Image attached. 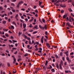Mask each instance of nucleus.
<instances>
[{
    "label": "nucleus",
    "instance_id": "nucleus-1",
    "mask_svg": "<svg viewBox=\"0 0 74 74\" xmlns=\"http://www.w3.org/2000/svg\"><path fill=\"white\" fill-rule=\"evenodd\" d=\"M63 64V62L62 60H61L60 62V64L59 65V66L60 67V69L61 70H62V65Z\"/></svg>",
    "mask_w": 74,
    "mask_h": 74
},
{
    "label": "nucleus",
    "instance_id": "nucleus-2",
    "mask_svg": "<svg viewBox=\"0 0 74 74\" xmlns=\"http://www.w3.org/2000/svg\"><path fill=\"white\" fill-rule=\"evenodd\" d=\"M12 57L13 58V59L14 60L13 63L14 64H15V62H16V58H15L14 57V56H12Z\"/></svg>",
    "mask_w": 74,
    "mask_h": 74
},
{
    "label": "nucleus",
    "instance_id": "nucleus-3",
    "mask_svg": "<svg viewBox=\"0 0 74 74\" xmlns=\"http://www.w3.org/2000/svg\"><path fill=\"white\" fill-rule=\"evenodd\" d=\"M60 7H62V8H65L66 7V6L65 4H64L63 5H60Z\"/></svg>",
    "mask_w": 74,
    "mask_h": 74
},
{
    "label": "nucleus",
    "instance_id": "nucleus-4",
    "mask_svg": "<svg viewBox=\"0 0 74 74\" xmlns=\"http://www.w3.org/2000/svg\"><path fill=\"white\" fill-rule=\"evenodd\" d=\"M43 40H44V36H42L41 39V42L42 43H43V42H44Z\"/></svg>",
    "mask_w": 74,
    "mask_h": 74
},
{
    "label": "nucleus",
    "instance_id": "nucleus-5",
    "mask_svg": "<svg viewBox=\"0 0 74 74\" xmlns=\"http://www.w3.org/2000/svg\"><path fill=\"white\" fill-rule=\"evenodd\" d=\"M23 25L24 29H25V28H26V24H23Z\"/></svg>",
    "mask_w": 74,
    "mask_h": 74
},
{
    "label": "nucleus",
    "instance_id": "nucleus-6",
    "mask_svg": "<svg viewBox=\"0 0 74 74\" xmlns=\"http://www.w3.org/2000/svg\"><path fill=\"white\" fill-rule=\"evenodd\" d=\"M67 14H65L63 16V18H64V19L66 18V17H67Z\"/></svg>",
    "mask_w": 74,
    "mask_h": 74
},
{
    "label": "nucleus",
    "instance_id": "nucleus-7",
    "mask_svg": "<svg viewBox=\"0 0 74 74\" xmlns=\"http://www.w3.org/2000/svg\"><path fill=\"white\" fill-rule=\"evenodd\" d=\"M23 3V1H19L18 4H19V5H21V3Z\"/></svg>",
    "mask_w": 74,
    "mask_h": 74
},
{
    "label": "nucleus",
    "instance_id": "nucleus-8",
    "mask_svg": "<svg viewBox=\"0 0 74 74\" xmlns=\"http://www.w3.org/2000/svg\"><path fill=\"white\" fill-rule=\"evenodd\" d=\"M68 10L69 12H73V10H71V8H69Z\"/></svg>",
    "mask_w": 74,
    "mask_h": 74
},
{
    "label": "nucleus",
    "instance_id": "nucleus-9",
    "mask_svg": "<svg viewBox=\"0 0 74 74\" xmlns=\"http://www.w3.org/2000/svg\"><path fill=\"white\" fill-rule=\"evenodd\" d=\"M45 28V30H46L47 29V25H45L44 26V27H43V30H44Z\"/></svg>",
    "mask_w": 74,
    "mask_h": 74
},
{
    "label": "nucleus",
    "instance_id": "nucleus-10",
    "mask_svg": "<svg viewBox=\"0 0 74 74\" xmlns=\"http://www.w3.org/2000/svg\"><path fill=\"white\" fill-rule=\"evenodd\" d=\"M39 6H41V4H42V2L40 1H39Z\"/></svg>",
    "mask_w": 74,
    "mask_h": 74
},
{
    "label": "nucleus",
    "instance_id": "nucleus-11",
    "mask_svg": "<svg viewBox=\"0 0 74 74\" xmlns=\"http://www.w3.org/2000/svg\"><path fill=\"white\" fill-rule=\"evenodd\" d=\"M56 66L57 68V69H59V65L57 63V64H56Z\"/></svg>",
    "mask_w": 74,
    "mask_h": 74
},
{
    "label": "nucleus",
    "instance_id": "nucleus-12",
    "mask_svg": "<svg viewBox=\"0 0 74 74\" xmlns=\"http://www.w3.org/2000/svg\"><path fill=\"white\" fill-rule=\"evenodd\" d=\"M37 27H38V25H36L34 26V28H35V29H38V28H37Z\"/></svg>",
    "mask_w": 74,
    "mask_h": 74
},
{
    "label": "nucleus",
    "instance_id": "nucleus-13",
    "mask_svg": "<svg viewBox=\"0 0 74 74\" xmlns=\"http://www.w3.org/2000/svg\"><path fill=\"white\" fill-rule=\"evenodd\" d=\"M6 22H7V21H2V23L3 24H5V23H6Z\"/></svg>",
    "mask_w": 74,
    "mask_h": 74
},
{
    "label": "nucleus",
    "instance_id": "nucleus-14",
    "mask_svg": "<svg viewBox=\"0 0 74 74\" xmlns=\"http://www.w3.org/2000/svg\"><path fill=\"white\" fill-rule=\"evenodd\" d=\"M48 60H46L45 62V66H47V64H48Z\"/></svg>",
    "mask_w": 74,
    "mask_h": 74
},
{
    "label": "nucleus",
    "instance_id": "nucleus-15",
    "mask_svg": "<svg viewBox=\"0 0 74 74\" xmlns=\"http://www.w3.org/2000/svg\"><path fill=\"white\" fill-rule=\"evenodd\" d=\"M10 27L12 29H14V27L13 25H11Z\"/></svg>",
    "mask_w": 74,
    "mask_h": 74
},
{
    "label": "nucleus",
    "instance_id": "nucleus-16",
    "mask_svg": "<svg viewBox=\"0 0 74 74\" xmlns=\"http://www.w3.org/2000/svg\"><path fill=\"white\" fill-rule=\"evenodd\" d=\"M36 70H38V71L39 70H41V69L40 68H36Z\"/></svg>",
    "mask_w": 74,
    "mask_h": 74
},
{
    "label": "nucleus",
    "instance_id": "nucleus-17",
    "mask_svg": "<svg viewBox=\"0 0 74 74\" xmlns=\"http://www.w3.org/2000/svg\"><path fill=\"white\" fill-rule=\"evenodd\" d=\"M34 19V17H32V19L31 20H29V22H32L33 20Z\"/></svg>",
    "mask_w": 74,
    "mask_h": 74
},
{
    "label": "nucleus",
    "instance_id": "nucleus-18",
    "mask_svg": "<svg viewBox=\"0 0 74 74\" xmlns=\"http://www.w3.org/2000/svg\"><path fill=\"white\" fill-rule=\"evenodd\" d=\"M18 14H17L16 15V16L15 17V18H18Z\"/></svg>",
    "mask_w": 74,
    "mask_h": 74
},
{
    "label": "nucleus",
    "instance_id": "nucleus-19",
    "mask_svg": "<svg viewBox=\"0 0 74 74\" xmlns=\"http://www.w3.org/2000/svg\"><path fill=\"white\" fill-rule=\"evenodd\" d=\"M14 71H13V73H16V69H14Z\"/></svg>",
    "mask_w": 74,
    "mask_h": 74
},
{
    "label": "nucleus",
    "instance_id": "nucleus-20",
    "mask_svg": "<svg viewBox=\"0 0 74 74\" xmlns=\"http://www.w3.org/2000/svg\"><path fill=\"white\" fill-rule=\"evenodd\" d=\"M38 32L37 31H35L34 32H33V34H36V33H38Z\"/></svg>",
    "mask_w": 74,
    "mask_h": 74
},
{
    "label": "nucleus",
    "instance_id": "nucleus-21",
    "mask_svg": "<svg viewBox=\"0 0 74 74\" xmlns=\"http://www.w3.org/2000/svg\"><path fill=\"white\" fill-rule=\"evenodd\" d=\"M72 1L71 0H68V3H70L71 2H72Z\"/></svg>",
    "mask_w": 74,
    "mask_h": 74
},
{
    "label": "nucleus",
    "instance_id": "nucleus-22",
    "mask_svg": "<svg viewBox=\"0 0 74 74\" xmlns=\"http://www.w3.org/2000/svg\"><path fill=\"white\" fill-rule=\"evenodd\" d=\"M19 5L18 3L16 6V8H19Z\"/></svg>",
    "mask_w": 74,
    "mask_h": 74
},
{
    "label": "nucleus",
    "instance_id": "nucleus-23",
    "mask_svg": "<svg viewBox=\"0 0 74 74\" xmlns=\"http://www.w3.org/2000/svg\"><path fill=\"white\" fill-rule=\"evenodd\" d=\"M51 71L52 72H54L55 71V69H51Z\"/></svg>",
    "mask_w": 74,
    "mask_h": 74
},
{
    "label": "nucleus",
    "instance_id": "nucleus-24",
    "mask_svg": "<svg viewBox=\"0 0 74 74\" xmlns=\"http://www.w3.org/2000/svg\"><path fill=\"white\" fill-rule=\"evenodd\" d=\"M69 22H72V21H71V18H69Z\"/></svg>",
    "mask_w": 74,
    "mask_h": 74
},
{
    "label": "nucleus",
    "instance_id": "nucleus-25",
    "mask_svg": "<svg viewBox=\"0 0 74 74\" xmlns=\"http://www.w3.org/2000/svg\"><path fill=\"white\" fill-rule=\"evenodd\" d=\"M60 56H63V53L62 52H61L60 53Z\"/></svg>",
    "mask_w": 74,
    "mask_h": 74
},
{
    "label": "nucleus",
    "instance_id": "nucleus-26",
    "mask_svg": "<svg viewBox=\"0 0 74 74\" xmlns=\"http://www.w3.org/2000/svg\"><path fill=\"white\" fill-rule=\"evenodd\" d=\"M3 8H2V6L0 7V10L1 11V10H3Z\"/></svg>",
    "mask_w": 74,
    "mask_h": 74
},
{
    "label": "nucleus",
    "instance_id": "nucleus-27",
    "mask_svg": "<svg viewBox=\"0 0 74 74\" xmlns=\"http://www.w3.org/2000/svg\"><path fill=\"white\" fill-rule=\"evenodd\" d=\"M64 12V11L63 10H62L61 11V12L62 14H63Z\"/></svg>",
    "mask_w": 74,
    "mask_h": 74
},
{
    "label": "nucleus",
    "instance_id": "nucleus-28",
    "mask_svg": "<svg viewBox=\"0 0 74 74\" xmlns=\"http://www.w3.org/2000/svg\"><path fill=\"white\" fill-rule=\"evenodd\" d=\"M46 68L47 69H50V68L48 66H46Z\"/></svg>",
    "mask_w": 74,
    "mask_h": 74
},
{
    "label": "nucleus",
    "instance_id": "nucleus-29",
    "mask_svg": "<svg viewBox=\"0 0 74 74\" xmlns=\"http://www.w3.org/2000/svg\"><path fill=\"white\" fill-rule=\"evenodd\" d=\"M42 21L43 23H45V20L44 18L42 19Z\"/></svg>",
    "mask_w": 74,
    "mask_h": 74
},
{
    "label": "nucleus",
    "instance_id": "nucleus-30",
    "mask_svg": "<svg viewBox=\"0 0 74 74\" xmlns=\"http://www.w3.org/2000/svg\"><path fill=\"white\" fill-rule=\"evenodd\" d=\"M55 56L56 57V59H58V55H57L56 54L55 55Z\"/></svg>",
    "mask_w": 74,
    "mask_h": 74
},
{
    "label": "nucleus",
    "instance_id": "nucleus-31",
    "mask_svg": "<svg viewBox=\"0 0 74 74\" xmlns=\"http://www.w3.org/2000/svg\"><path fill=\"white\" fill-rule=\"evenodd\" d=\"M20 26L21 27V28H22V23H21L20 24Z\"/></svg>",
    "mask_w": 74,
    "mask_h": 74
},
{
    "label": "nucleus",
    "instance_id": "nucleus-32",
    "mask_svg": "<svg viewBox=\"0 0 74 74\" xmlns=\"http://www.w3.org/2000/svg\"><path fill=\"white\" fill-rule=\"evenodd\" d=\"M45 34H46V35L47 36L48 35V32H47V31H46L45 32Z\"/></svg>",
    "mask_w": 74,
    "mask_h": 74
},
{
    "label": "nucleus",
    "instance_id": "nucleus-33",
    "mask_svg": "<svg viewBox=\"0 0 74 74\" xmlns=\"http://www.w3.org/2000/svg\"><path fill=\"white\" fill-rule=\"evenodd\" d=\"M66 60H67V61H68L69 60H70V59L69 58V57H67L66 58Z\"/></svg>",
    "mask_w": 74,
    "mask_h": 74
},
{
    "label": "nucleus",
    "instance_id": "nucleus-34",
    "mask_svg": "<svg viewBox=\"0 0 74 74\" xmlns=\"http://www.w3.org/2000/svg\"><path fill=\"white\" fill-rule=\"evenodd\" d=\"M60 0H58L56 2V3H59L60 2Z\"/></svg>",
    "mask_w": 74,
    "mask_h": 74
},
{
    "label": "nucleus",
    "instance_id": "nucleus-35",
    "mask_svg": "<svg viewBox=\"0 0 74 74\" xmlns=\"http://www.w3.org/2000/svg\"><path fill=\"white\" fill-rule=\"evenodd\" d=\"M69 21V17H67L66 18V21H67V22H68V21Z\"/></svg>",
    "mask_w": 74,
    "mask_h": 74
},
{
    "label": "nucleus",
    "instance_id": "nucleus-36",
    "mask_svg": "<svg viewBox=\"0 0 74 74\" xmlns=\"http://www.w3.org/2000/svg\"><path fill=\"white\" fill-rule=\"evenodd\" d=\"M66 25H68V26H69L70 25V23H69V22L67 23H66Z\"/></svg>",
    "mask_w": 74,
    "mask_h": 74
},
{
    "label": "nucleus",
    "instance_id": "nucleus-37",
    "mask_svg": "<svg viewBox=\"0 0 74 74\" xmlns=\"http://www.w3.org/2000/svg\"><path fill=\"white\" fill-rule=\"evenodd\" d=\"M27 39L28 40H29V41H30V38L29 37L27 38Z\"/></svg>",
    "mask_w": 74,
    "mask_h": 74
},
{
    "label": "nucleus",
    "instance_id": "nucleus-38",
    "mask_svg": "<svg viewBox=\"0 0 74 74\" xmlns=\"http://www.w3.org/2000/svg\"><path fill=\"white\" fill-rule=\"evenodd\" d=\"M22 60L21 58H19V59H18L17 61L18 62H19L20 60Z\"/></svg>",
    "mask_w": 74,
    "mask_h": 74
},
{
    "label": "nucleus",
    "instance_id": "nucleus-39",
    "mask_svg": "<svg viewBox=\"0 0 74 74\" xmlns=\"http://www.w3.org/2000/svg\"><path fill=\"white\" fill-rule=\"evenodd\" d=\"M65 73H69V71H65Z\"/></svg>",
    "mask_w": 74,
    "mask_h": 74
},
{
    "label": "nucleus",
    "instance_id": "nucleus-40",
    "mask_svg": "<svg viewBox=\"0 0 74 74\" xmlns=\"http://www.w3.org/2000/svg\"><path fill=\"white\" fill-rule=\"evenodd\" d=\"M11 5H13V6H14V7L15 6V4L13 3H11Z\"/></svg>",
    "mask_w": 74,
    "mask_h": 74
},
{
    "label": "nucleus",
    "instance_id": "nucleus-41",
    "mask_svg": "<svg viewBox=\"0 0 74 74\" xmlns=\"http://www.w3.org/2000/svg\"><path fill=\"white\" fill-rule=\"evenodd\" d=\"M28 56V54L27 53H26L24 55V56Z\"/></svg>",
    "mask_w": 74,
    "mask_h": 74
},
{
    "label": "nucleus",
    "instance_id": "nucleus-42",
    "mask_svg": "<svg viewBox=\"0 0 74 74\" xmlns=\"http://www.w3.org/2000/svg\"><path fill=\"white\" fill-rule=\"evenodd\" d=\"M25 21L26 22H27L28 21V19L27 18H25Z\"/></svg>",
    "mask_w": 74,
    "mask_h": 74
},
{
    "label": "nucleus",
    "instance_id": "nucleus-43",
    "mask_svg": "<svg viewBox=\"0 0 74 74\" xmlns=\"http://www.w3.org/2000/svg\"><path fill=\"white\" fill-rule=\"evenodd\" d=\"M49 66L50 67V69H51L52 68V66H51V65H49Z\"/></svg>",
    "mask_w": 74,
    "mask_h": 74
},
{
    "label": "nucleus",
    "instance_id": "nucleus-44",
    "mask_svg": "<svg viewBox=\"0 0 74 74\" xmlns=\"http://www.w3.org/2000/svg\"><path fill=\"white\" fill-rule=\"evenodd\" d=\"M39 27L40 28V29H42V27L41 25H39Z\"/></svg>",
    "mask_w": 74,
    "mask_h": 74
},
{
    "label": "nucleus",
    "instance_id": "nucleus-45",
    "mask_svg": "<svg viewBox=\"0 0 74 74\" xmlns=\"http://www.w3.org/2000/svg\"><path fill=\"white\" fill-rule=\"evenodd\" d=\"M18 53V51H16L14 53V54H15V55H16V54H17Z\"/></svg>",
    "mask_w": 74,
    "mask_h": 74
},
{
    "label": "nucleus",
    "instance_id": "nucleus-46",
    "mask_svg": "<svg viewBox=\"0 0 74 74\" xmlns=\"http://www.w3.org/2000/svg\"><path fill=\"white\" fill-rule=\"evenodd\" d=\"M35 12H36V13H38V10H35Z\"/></svg>",
    "mask_w": 74,
    "mask_h": 74
},
{
    "label": "nucleus",
    "instance_id": "nucleus-47",
    "mask_svg": "<svg viewBox=\"0 0 74 74\" xmlns=\"http://www.w3.org/2000/svg\"><path fill=\"white\" fill-rule=\"evenodd\" d=\"M7 5H4V7L5 8H7Z\"/></svg>",
    "mask_w": 74,
    "mask_h": 74
},
{
    "label": "nucleus",
    "instance_id": "nucleus-48",
    "mask_svg": "<svg viewBox=\"0 0 74 74\" xmlns=\"http://www.w3.org/2000/svg\"><path fill=\"white\" fill-rule=\"evenodd\" d=\"M68 53H69L68 51L66 52H64V53H65V54H68Z\"/></svg>",
    "mask_w": 74,
    "mask_h": 74
},
{
    "label": "nucleus",
    "instance_id": "nucleus-49",
    "mask_svg": "<svg viewBox=\"0 0 74 74\" xmlns=\"http://www.w3.org/2000/svg\"><path fill=\"white\" fill-rule=\"evenodd\" d=\"M7 64H8V66L9 67H10V63H8Z\"/></svg>",
    "mask_w": 74,
    "mask_h": 74
},
{
    "label": "nucleus",
    "instance_id": "nucleus-50",
    "mask_svg": "<svg viewBox=\"0 0 74 74\" xmlns=\"http://www.w3.org/2000/svg\"><path fill=\"white\" fill-rule=\"evenodd\" d=\"M5 36L6 37H8L9 36V35L8 34H6Z\"/></svg>",
    "mask_w": 74,
    "mask_h": 74
},
{
    "label": "nucleus",
    "instance_id": "nucleus-51",
    "mask_svg": "<svg viewBox=\"0 0 74 74\" xmlns=\"http://www.w3.org/2000/svg\"><path fill=\"white\" fill-rule=\"evenodd\" d=\"M13 24L15 25V26H16V23H15V22H13Z\"/></svg>",
    "mask_w": 74,
    "mask_h": 74
},
{
    "label": "nucleus",
    "instance_id": "nucleus-52",
    "mask_svg": "<svg viewBox=\"0 0 74 74\" xmlns=\"http://www.w3.org/2000/svg\"><path fill=\"white\" fill-rule=\"evenodd\" d=\"M22 35L21 32H19L18 33V35H19H19Z\"/></svg>",
    "mask_w": 74,
    "mask_h": 74
},
{
    "label": "nucleus",
    "instance_id": "nucleus-53",
    "mask_svg": "<svg viewBox=\"0 0 74 74\" xmlns=\"http://www.w3.org/2000/svg\"><path fill=\"white\" fill-rule=\"evenodd\" d=\"M39 21L41 23H42V21H41V19H39Z\"/></svg>",
    "mask_w": 74,
    "mask_h": 74
},
{
    "label": "nucleus",
    "instance_id": "nucleus-54",
    "mask_svg": "<svg viewBox=\"0 0 74 74\" xmlns=\"http://www.w3.org/2000/svg\"><path fill=\"white\" fill-rule=\"evenodd\" d=\"M66 65H67V62H65L64 63V66H66Z\"/></svg>",
    "mask_w": 74,
    "mask_h": 74
},
{
    "label": "nucleus",
    "instance_id": "nucleus-55",
    "mask_svg": "<svg viewBox=\"0 0 74 74\" xmlns=\"http://www.w3.org/2000/svg\"><path fill=\"white\" fill-rule=\"evenodd\" d=\"M8 21L9 22H10V21H11V19L10 18H8Z\"/></svg>",
    "mask_w": 74,
    "mask_h": 74
},
{
    "label": "nucleus",
    "instance_id": "nucleus-56",
    "mask_svg": "<svg viewBox=\"0 0 74 74\" xmlns=\"http://www.w3.org/2000/svg\"><path fill=\"white\" fill-rule=\"evenodd\" d=\"M62 59L64 61L65 60H64V57H63L62 58Z\"/></svg>",
    "mask_w": 74,
    "mask_h": 74
},
{
    "label": "nucleus",
    "instance_id": "nucleus-57",
    "mask_svg": "<svg viewBox=\"0 0 74 74\" xmlns=\"http://www.w3.org/2000/svg\"><path fill=\"white\" fill-rule=\"evenodd\" d=\"M24 37L26 39L27 38V36H26V35H25L24 36Z\"/></svg>",
    "mask_w": 74,
    "mask_h": 74
},
{
    "label": "nucleus",
    "instance_id": "nucleus-58",
    "mask_svg": "<svg viewBox=\"0 0 74 74\" xmlns=\"http://www.w3.org/2000/svg\"><path fill=\"white\" fill-rule=\"evenodd\" d=\"M68 61L69 63H71V60H69Z\"/></svg>",
    "mask_w": 74,
    "mask_h": 74
},
{
    "label": "nucleus",
    "instance_id": "nucleus-59",
    "mask_svg": "<svg viewBox=\"0 0 74 74\" xmlns=\"http://www.w3.org/2000/svg\"><path fill=\"white\" fill-rule=\"evenodd\" d=\"M29 32H33V29H31V30L29 31Z\"/></svg>",
    "mask_w": 74,
    "mask_h": 74
},
{
    "label": "nucleus",
    "instance_id": "nucleus-60",
    "mask_svg": "<svg viewBox=\"0 0 74 74\" xmlns=\"http://www.w3.org/2000/svg\"><path fill=\"white\" fill-rule=\"evenodd\" d=\"M70 55H74V53H73V52L71 53H70Z\"/></svg>",
    "mask_w": 74,
    "mask_h": 74
},
{
    "label": "nucleus",
    "instance_id": "nucleus-61",
    "mask_svg": "<svg viewBox=\"0 0 74 74\" xmlns=\"http://www.w3.org/2000/svg\"><path fill=\"white\" fill-rule=\"evenodd\" d=\"M11 39H14V37L12 36H11Z\"/></svg>",
    "mask_w": 74,
    "mask_h": 74
},
{
    "label": "nucleus",
    "instance_id": "nucleus-62",
    "mask_svg": "<svg viewBox=\"0 0 74 74\" xmlns=\"http://www.w3.org/2000/svg\"><path fill=\"white\" fill-rule=\"evenodd\" d=\"M27 35L28 36H29L30 37L31 36V35L29 34H27Z\"/></svg>",
    "mask_w": 74,
    "mask_h": 74
},
{
    "label": "nucleus",
    "instance_id": "nucleus-63",
    "mask_svg": "<svg viewBox=\"0 0 74 74\" xmlns=\"http://www.w3.org/2000/svg\"><path fill=\"white\" fill-rule=\"evenodd\" d=\"M56 6H59V3H58L56 5Z\"/></svg>",
    "mask_w": 74,
    "mask_h": 74
},
{
    "label": "nucleus",
    "instance_id": "nucleus-64",
    "mask_svg": "<svg viewBox=\"0 0 74 74\" xmlns=\"http://www.w3.org/2000/svg\"><path fill=\"white\" fill-rule=\"evenodd\" d=\"M1 55H2V56H5V54L4 53H3L2 54H1Z\"/></svg>",
    "mask_w": 74,
    "mask_h": 74
}]
</instances>
